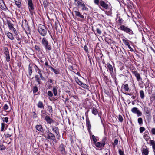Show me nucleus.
Wrapping results in <instances>:
<instances>
[{
    "instance_id": "nucleus-1",
    "label": "nucleus",
    "mask_w": 155,
    "mask_h": 155,
    "mask_svg": "<svg viewBox=\"0 0 155 155\" xmlns=\"http://www.w3.org/2000/svg\"><path fill=\"white\" fill-rule=\"evenodd\" d=\"M48 29L45 26L42 25H39L38 27V31L40 34L43 36L46 35Z\"/></svg>"
},
{
    "instance_id": "nucleus-2",
    "label": "nucleus",
    "mask_w": 155,
    "mask_h": 155,
    "mask_svg": "<svg viewBox=\"0 0 155 155\" xmlns=\"http://www.w3.org/2000/svg\"><path fill=\"white\" fill-rule=\"evenodd\" d=\"M94 3L99 6H101L105 9H107L108 7V4L106 3L104 1L102 0H94Z\"/></svg>"
},
{
    "instance_id": "nucleus-3",
    "label": "nucleus",
    "mask_w": 155,
    "mask_h": 155,
    "mask_svg": "<svg viewBox=\"0 0 155 155\" xmlns=\"http://www.w3.org/2000/svg\"><path fill=\"white\" fill-rule=\"evenodd\" d=\"M118 29L130 35H132L134 34L133 32L131 29L124 25L120 26Z\"/></svg>"
},
{
    "instance_id": "nucleus-4",
    "label": "nucleus",
    "mask_w": 155,
    "mask_h": 155,
    "mask_svg": "<svg viewBox=\"0 0 155 155\" xmlns=\"http://www.w3.org/2000/svg\"><path fill=\"white\" fill-rule=\"evenodd\" d=\"M44 136L45 138L54 141L56 140L55 136L53 134L49 131H46L44 134Z\"/></svg>"
},
{
    "instance_id": "nucleus-5",
    "label": "nucleus",
    "mask_w": 155,
    "mask_h": 155,
    "mask_svg": "<svg viewBox=\"0 0 155 155\" xmlns=\"http://www.w3.org/2000/svg\"><path fill=\"white\" fill-rule=\"evenodd\" d=\"M75 2H76L78 8H81L82 10H87L88 8L86 7L85 4L82 0H74Z\"/></svg>"
},
{
    "instance_id": "nucleus-6",
    "label": "nucleus",
    "mask_w": 155,
    "mask_h": 155,
    "mask_svg": "<svg viewBox=\"0 0 155 155\" xmlns=\"http://www.w3.org/2000/svg\"><path fill=\"white\" fill-rule=\"evenodd\" d=\"M41 116L42 118H45L44 120H45L48 123L51 124V123H54V120L52 119L51 118L48 116L45 113H42L41 114Z\"/></svg>"
},
{
    "instance_id": "nucleus-7",
    "label": "nucleus",
    "mask_w": 155,
    "mask_h": 155,
    "mask_svg": "<svg viewBox=\"0 0 155 155\" xmlns=\"http://www.w3.org/2000/svg\"><path fill=\"white\" fill-rule=\"evenodd\" d=\"M28 8L31 14L33 12L34 10L33 4L32 3V0H28Z\"/></svg>"
},
{
    "instance_id": "nucleus-8",
    "label": "nucleus",
    "mask_w": 155,
    "mask_h": 155,
    "mask_svg": "<svg viewBox=\"0 0 155 155\" xmlns=\"http://www.w3.org/2000/svg\"><path fill=\"white\" fill-rule=\"evenodd\" d=\"M131 110L133 113L136 114L138 117L141 116L142 115V113L137 108L134 107Z\"/></svg>"
},
{
    "instance_id": "nucleus-9",
    "label": "nucleus",
    "mask_w": 155,
    "mask_h": 155,
    "mask_svg": "<svg viewBox=\"0 0 155 155\" xmlns=\"http://www.w3.org/2000/svg\"><path fill=\"white\" fill-rule=\"evenodd\" d=\"M65 146L63 144H61L59 147V149L61 152V153L63 154H64L66 153L65 150Z\"/></svg>"
},
{
    "instance_id": "nucleus-10",
    "label": "nucleus",
    "mask_w": 155,
    "mask_h": 155,
    "mask_svg": "<svg viewBox=\"0 0 155 155\" xmlns=\"http://www.w3.org/2000/svg\"><path fill=\"white\" fill-rule=\"evenodd\" d=\"M7 24L10 29L14 31L15 35L17 34L16 30L13 26V25L9 22H8Z\"/></svg>"
},
{
    "instance_id": "nucleus-11",
    "label": "nucleus",
    "mask_w": 155,
    "mask_h": 155,
    "mask_svg": "<svg viewBox=\"0 0 155 155\" xmlns=\"http://www.w3.org/2000/svg\"><path fill=\"white\" fill-rule=\"evenodd\" d=\"M142 154H143L144 155H148L149 152V150L148 148L146 147H144L142 150Z\"/></svg>"
},
{
    "instance_id": "nucleus-12",
    "label": "nucleus",
    "mask_w": 155,
    "mask_h": 155,
    "mask_svg": "<svg viewBox=\"0 0 155 155\" xmlns=\"http://www.w3.org/2000/svg\"><path fill=\"white\" fill-rule=\"evenodd\" d=\"M0 8L2 10H5L7 8L5 3L3 0H0Z\"/></svg>"
},
{
    "instance_id": "nucleus-13",
    "label": "nucleus",
    "mask_w": 155,
    "mask_h": 155,
    "mask_svg": "<svg viewBox=\"0 0 155 155\" xmlns=\"http://www.w3.org/2000/svg\"><path fill=\"white\" fill-rule=\"evenodd\" d=\"M133 73L137 78L138 81H139L140 80H142V79L141 78L140 74L137 72V71H133Z\"/></svg>"
},
{
    "instance_id": "nucleus-14",
    "label": "nucleus",
    "mask_w": 155,
    "mask_h": 155,
    "mask_svg": "<svg viewBox=\"0 0 155 155\" xmlns=\"http://www.w3.org/2000/svg\"><path fill=\"white\" fill-rule=\"evenodd\" d=\"M12 132L9 130L8 131L6 132L5 133L4 136L6 138L10 137L12 136Z\"/></svg>"
},
{
    "instance_id": "nucleus-15",
    "label": "nucleus",
    "mask_w": 155,
    "mask_h": 155,
    "mask_svg": "<svg viewBox=\"0 0 155 155\" xmlns=\"http://www.w3.org/2000/svg\"><path fill=\"white\" fill-rule=\"evenodd\" d=\"M144 110L145 115L149 114L150 112V109L147 107H144Z\"/></svg>"
},
{
    "instance_id": "nucleus-16",
    "label": "nucleus",
    "mask_w": 155,
    "mask_h": 155,
    "mask_svg": "<svg viewBox=\"0 0 155 155\" xmlns=\"http://www.w3.org/2000/svg\"><path fill=\"white\" fill-rule=\"evenodd\" d=\"M150 144L152 146V148L154 152V154L155 155V141L153 140L150 141Z\"/></svg>"
},
{
    "instance_id": "nucleus-17",
    "label": "nucleus",
    "mask_w": 155,
    "mask_h": 155,
    "mask_svg": "<svg viewBox=\"0 0 155 155\" xmlns=\"http://www.w3.org/2000/svg\"><path fill=\"white\" fill-rule=\"evenodd\" d=\"M32 64H30L29 65L28 68V74L30 76L31 75L32 73Z\"/></svg>"
},
{
    "instance_id": "nucleus-18",
    "label": "nucleus",
    "mask_w": 155,
    "mask_h": 155,
    "mask_svg": "<svg viewBox=\"0 0 155 155\" xmlns=\"http://www.w3.org/2000/svg\"><path fill=\"white\" fill-rule=\"evenodd\" d=\"M49 68L51 69L56 74H59V71L58 70H56L51 66H48Z\"/></svg>"
},
{
    "instance_id": "nucleus-19",
    "label": "nucleus",
    "mask_w": 155,
    "mask_h": 155,
    "mask_svg": "<svg viewBox=\"0 0 155 155\" xmlns=\"http://www.w3.org/2000/svg\"><path fill=\"white\" fill-rule=\"evenodd\" d=\"M52 130L55 132L56 134L58 135L59 134L58 129L57 127H52Z\"/></svg>"
},
{
    "instance_id": "nucleus-20",
    "label": "nucleus",
    "mask_w": 155,
    "mask_h": 155,
    "mask_svg": "<svg viewBox=\"0 0 155 155\" xmlns=\"http://www.w3.org/2000/svg\"><path fill=\"white\" fill-rule=\"evenodd\" d=\"M21 0H15V3L18 7L20 8L21 6Z\"/></svg>"
},
{
    "instance_id": "nucleus-21",
    "label": "nucleus",
    "mask_w": 155,
    "mask_h": 155,
    "mask_svg": "<svg viewBox=\"0 0 155 155\" xmlns=\"http://www.w3.org/2000/svg\"><path fill=\"white\" fill-rule=\"evenodd\" d=\"M37 106L38 108H44V106L42 102L39 101L37 104Z\"/></svg>"
},
{
    "instance_id": "nucleus-22",
    "label": "nucleus",
    "mask_w": 155,
    "mask_h": 155,
    "mask_svg": "<svg viewBox=\"0 0 155 155\" xmlns=\"http://www.w3.org/2000/svg\"><path fill=\"white\" fill-rule=\"evenodd\" d=\"M81 83H80L78 85L81 86L82 87L86 89H88V87L85 84L83 83L82 82H81Z\"/></svg>"
},
{
    "instance_id": "nucleus-23",
    "label": "nucleus",
    "mask_w": 155,
    "mask_h": 155,
    "mask_svg": "<svg viewBox=\"0 0 155 155\" xmlns=\"http://www.w3.org/2000/svg\"><path fill=\"white\" fill-rule=\"evenodd\" d=\"M36 129L38 131L41 132L43 131L42 125H37L36 126Z\"/></svg>"
},
{
    "instance_id": "nucleus-24",
    "label": "nucleus",
    "mask_w": 155,
    "mask_h": 155,
    "mask_svg": "<svg viewBox=\"0 0 155 155\" xmlns=\"http://www.w3.org/2000/svg\"><path fill=\"white\" fill-rule=\"evenodd\" d=\"M107 66L109 68V70L110 71V73L112 74V73L113 72V68L112 65L109 63H108Z\"/></svg>"
},
{
    "instance_id": "nucleus-25",
    "label": "nucleus",
    "mask_w": 155,
    "mask_h": 155,
    "mask_svg": "<svg viewBox=\"0 0 155 155\" xmlns=\"http://www.w3.org/2000/svg\"><path fill=\"white\" fill-rule=\"evenodd\" d=\"M74 12L75 13V15L76 16H78L81 18H84V17L83 15L81 14L80 12L78 11H75Z\"/></svg>"
},
{
    "instance_id": "nucleus-26",
    "label": "nucleus",
    "mask_w": 155,
    "mask_h": 155,
    "mask_svg": "<svg viewBox=\"0 0 155 155\" xmlns=\"http://www.w3.org/2000/svg\"><path fill=\"white\" fill-rule=\"evenodd\" d=\"M48 41L44 37L43 38L42 41V45L44 46L45 45H46V44H48Z\"/></svg>"
},
{
    "instance_id": "nucleus-27",
    "label": "nucleus",
    "mask_w": 155,
    "mask_h": 155,
    "mask_svg": "<svg viewBox=\"0 0 155 155\" xmlns=\"http://www.w3.org/2000/svg\"><path fill=\"white\" fill-rule=\"evenodd\" d=\"M7 35L8 37L11 40H13L14 39L13 36L12 34L9 32L7 33Z\"/></svg>"
},
{
    "instance_id": "nucleus-28",
    "label": "nucleus",
    "mask_w": 155,
    "mask_h": 155,
    "mask_svg": "<svg viewBox=\"0 0 155 155\" xmlns=\"http://www.w3.org/2000/svg\"><path fill=\"white\" fill-rule=\"evenodd\" d=\"M140 94L141 98L142 99H143L145 97L144 91L142 90H140Z\"/></svg>"
},
{
    "instance_id": "nucleus-29",
    "label": "nucleus",
    "mask_w": 155,
    "mask_h": 155,
    "mask_svg": "<svg viewBox=\"0 0 155 155\" xmlns=\"http://www.w3.org/2000/svg\"><path fill=\"white\" fill-rule=\"evenodd\" d=\"M92 112L94 115H96L98 113V111L96 108H93L92 110Z\"/></svg>"
},
{
    "instance_id": "nucleus-30",
    "label": "nucleus",
    "mask_w": 155,
    "mask_h": 155,
    "mask_svg": "<svg viewBox=\"0 0 155 155\" xmlns=\"http://www.w3.org/2000/svg\"><path fill=\"white\" fill-rule=\"evenodd\" d=\"M35 80L38 82L39 84H41V81L40 80V79L39 77V76L38 75H36L35 77Z\"/></svg>"
},
{
    "instance_id": "nucleus-31",
    "label": "nucleus",
    "mask_w": 155,
    "mask_h": 155,
    "mask_svg": "<svg viewBox=\"0 0 155 155\" xmlns=\"http://www.w3.org/2000/svg\"><path fill=\"white\" fill-rule=\"evenodd\" d=\"M4 53L5 55L9 54L8 50L7 47H4Z\"/></svg>"
},
{
    "instance_id": "nucleus-32",
    "label": "nucleus",
    "mask_w": 155,
    "mask_h": 155,
    "mask_svg": "<svg viewBox=\"0 0 155 155\" xmlns=\"http://www.w3.org/2000/svg\"><path fill=\"white\" fill-rule=\"evenodd\" d=\"M43 4L44 7H46L48 5V2L47 0H43Z\"/></svg>"
},
{
    "instance_id": "nucleus-33",
    "label": "nucleus",
    "mask_w": 155,
    "mask_h": 155,
    "mask_svg": "<svg viewBox=\"0 0 155 155\" xmlns=\"http://www.w3.org/2000/svg\"><path fill=\"white\" fill-rule=\"evenodd\" d=\"M94 144L98 148H101L102 146V143L100 142H96L95 143H94Z\"/></svg>"
},
{
    "instance_id": "nucleus-34",
    "label": "nucleus",
    "mask_w": 155,
    "mask_h": 155,
    "mask_svg": "<svg viewBox=\"0 0 155 155\" xmlns=\"http://www.w3.org/2000/svg\"><path fill=\"white\" fill-rule=\"evenodd\" d=\"M44 46L45 48L46 49H48V50H50L51 49V46L48 45V43L46 44V45H45Z\"/></svg>"
},
{
    "instance_id": "nucleus-35",
    "label": "nucleus",
    "mask_w": 155,
    "mask_h": 155,
    "mask_svg": "<svg viewBox=\"0 0 155 155\" xmlns=\"http://www.w3.org/2000/svg\"><path fill=\"white\" fill-rule=\"evenodd\" d=\"M123 88L125 90L127 91H129V87L128 85L127 84H126L123 85Z\"/></svg>"
},
{
    "instance_id": "nucleus-36",
    "label": "nucleus",
    "mask_w": 155,
    "mask_h": 155,
    "mask_svg": "<svg viewBox=\"0 0 155 155\" xmlns=\"http://www.w3.org/2000/svg\"><path fill=\"white\" fill-rule=\"evenodd\" d=\"M87 126L88 127V130H90L91 127V125L90 121L88 119L87 120Z\"/></svg>"
},
{
    "instance_id": "nucleus-37",
    "label": "nucleus",
    "mask_w": 155,
    "mask_h": 155,
    "mask_svg": "<svg viewBox=\"0 0 155 155\" xmlns=\"http://www.w3.org/2000/svg\"><path fill=\"white\" fill-rule=\"evenodd\" d=\"M32 91L33 93H35L38 91V88L36 86H34L33 87Z\"/></svg>"
},
{
    "instance_id": "nucleus-38",
    "label": "nucleus",
    "mask_w": 155,
    "mask_h": 155,
    "mask_svg": "<svg viewBox=\"0 0 155 155\" xmlns=\"http://www.w3.org/2000/svg\"><path fill=\"white\" fill-rule=\"evenodd\" d=\"M52 91L53 92L54 95V96H56L57 95V89L54 87L53 88Z\"/></svg>"
},
{
    "instance_id": "nucleus-39",
    "label": "nucleus",
    "mask_w": 155,
    "mask_h": 155,
    "mask_svg": "<svg viewBox=\"0 0 155 155\" xmlns=\"http://www.w3.org/2000/svg\"><path fill=\"white\" fill-rule=\"evenodd\" d=\"M122 41L123 42V43L126 45L128 46L130 45L129 43L127 40L123 39Z\"/></svg>"
},
{
    "instance_id": "nucleus-40",
    "label": "nucleus",
    "mask_w": 155,
    "mask_h": 155,
    "mask_svg": "<svg viewBox=\"0 0 155 155\" xmlns=\"http://www.w3.org/2000/svg\"><path fill=\"white\" fill-rule=\"evenodd\" d=\"M92 139L93 141V143L94 144L97 141V139L95 137L94 135H92Z\"/></svg>"
},
{
    "instance_id": "nucleus-41",
    "label": "nucleus",
    "mask_w": 155,
    "mask_h": 155,
    "mask_svg": "<svg viewBox=\"0 0 155 155\" xmlns=\"http://www.w3.org/2000/svg\"><path fill=\"white\" fill-rule=\"evenodd\" d=\"M138 122L139 124H143V120L141 118H139L138 119Z\"/></svg>"
},
{
    "instance_id": "nucleus-42",
    "label": "nucleus",
    "mask_w": 155,
    "mask_h": 155,
    "mask_svg": "<svg viewBox=\"0 0 155 155\" xmlns=\"http://www.w3.org/2000/svg\"><path fill=\"white\" fill-rule=\"evenodd\" d=\"M5 127V125L4 123H2L1 124V131H4Z\"/></svg>"
},
{
    "instance_id": "nucleus-43",
    "label": "nucleus",
    "mask_w": 155,
    "mask_h": 155,
    "mask_svg": "<svg viewBox=\"0 0 155 155\" xmlns=\"http://www.w3.org/2000/svg\"><path fill=\"white\" fill-rule=\"evenodd\" d=\"M47 94L48 96L50 97H52L53 96V94L52 92L51 91H48V92Z\"/></svg>"
},
{
    "instance_id": "nucleus-44",
    "label": "nucleus",
    "mask_w": 155,
    "mask_h": 155,
    "mask_svg": "<svg viewBox=\"0 0 155 155\" xmlns=\"http://www.w3.org/2000/svg\"><path fill=\"white\" fill-rule=\"evenodd\" d=\"M5 58L7 61L9 62L10 61V58L9 54L5 55Z\"/></svg>"
},
{
    "instance_id": "nucleus-45",
    "label": "nucleus",
    "mask_w": 155,
    "mask_h": 155,
    "mask_svg": "<svg viewBox=\"0 0 155 155\" xmlns=\"http://www.w3.org/2000/svg\"><path fill=\"white\" fill-rule=\"evenodd\" d=\"M5 147L3 145H0V150H5Z\"/></svg>"
},
{
    "instance_id": "nucleus-46",
    "label": "nucleus",
    "mask_w": 155,
    "mask_h": 155,
    "mask_svg": "<svg viewBox=\"0 0 155 155\" xmlns=\"http://www.w3.org/2000/svg\"><path fill=\"white\" fill-rule=\"evenodd\" d=\"M75 79L76 82L78 84H79L80 83H81L80 82L81 81L79 80L78 78L75 77Z\"/></svg>"
},
{
    "instance_id": "nucleus-47",
    "label": "nucleus",
    "mask_w": 155,
    "mask_h": 155,
    "mask_svg": "<svg viewBox=\"0 0 155 155\" xmlns=\"http://www.w3.org/2000/svg\"><path fill=\"white\" fill-rule=\"evenodd\" d=\"M145 130L143 127H141L140 128V133H142Z\"/></svg>"
},
{
    "instance_id": "nucleus-48",
    "label": "nucleus",
    "mask_w": 155,
    "mask_h": 155,
    "mask_svg": "<svg viewBox=\"0 0 155 155\" xmlns=\"http://www.w3.org/2000/svg\"><path fill=\"white\" fill-rule=\"evenodd\" d=\"M118 119L119 121L122 122L123 121V119L122 116L121 115H119L118 117Z\"/></svg>"
},
{
    "instance_id": "nucleus-49",
    "label": "nucleus",
    "mask_w": 155,
    "mask_h": 155,
    "mask_svg": "<svg viewBox=\"0 0 155 155\" xmlns=\"http://www.w3.org/2000/svg\"><path fill=\"white\" fill-rule=\"evenodd\" d=\"M3 122L7 123L8 122V118L7 117L3 118H2Z\"/></svg>"
},
{
    "instance_id": "nucleus-50",
    "label": "nucleus",
    "mask_w": 155,
    "mask_h": 155,
    "mask_svg": "<svg viewBox=\"0 0 155 155\" xmlns=\"http://www.w3.org/2000/svg\"><path fill=\"white\" fill-rule=\"evenodd\" d=\"M97 32L99 34H101L102 33V31L100 29H99L98 28H97L96 29Z\"/></svg>"
},
{
    "instance_id": "nucleus-51",
    "label": "nucleus",
    "mask_w": 155,
    "mask_h": 155,
    "mask_svg": "<svg viewBox=\"0 0 155 155\" xmlns=\"http://www.w3.org/2000/svg\"><path fill=\"white\" fill-rule=\"evenodd\" d=\"M119 153L120 155H124V152L121 149L119 150Z\"/></svg>"
},
{
    "instance_id": "nucleus-52",
    "label": "nucleus",
    "mask_w": 155,
    "mask_h": 155,
    "mask_svg": "<svg viewBox=\"0 0 155 155\" xmlns=\"http://www.w3.org/2000/svg\"><path fill=\"white\" fill-rule=\"evenodd\" d=\"M8 106L7 104H5L3 107V109L4 110H7L8 108Z\"/></svg>"
},
{
    "instance_id": "nucleus-53",
    "label": "nucleus",
    "mask_w": 155,
    "mask_h": 155,
    "mask_svg": "<svg viewBox=\"0 0 155 155\" xmlns=\"http://www.w3.org/2000/svg\"><path fill=\"white\" fill-rule=\"evenodd\" d=\"M84 50H85V51L86 52H87V53L88 52V48L87 46L86 45H85L84 46Z\"/></svg>"
},
{
    "instance_id": "nucleus-54",
    "label": "nucleus",
    "mask_w": 155,
    "mask_h": 155,
    "mask_svg": "<svg viewBox=\"0 0 155 155\" xmlns=\"http://www.w3.org/2000/svg\"><path fill=\"white\" fill-rule=\"evenodd\" d=\"M151 131L153 134L155 135V128H152Z\"/></svg>"
},
{
    "instance_id": "nucleus-55",
    "label": "nucleus",
    "mask_w": 155,
    "mask_h": 155,
    "mask_svg": "<svg viewBox=\"0 0 155 155\" xmlns=\"http://www.w3.org/2000/svg\"><path fill=\"white\" fill-rule=\"evenodd\" d=\"M40 76V77L41 78V79L42 80H44V78L42 74L41 73H40L39 74Z\"/></svg>"
},
{
    "instance_id": "nucleus-56",
    "label": "nucleus",
    "mask_w": 155,
    "mask_h": 155,
    "mask_svg": "<svg viewBox=\"0 0 155 155\" xmlns=\"http://www.w3.org/2000/svg\"><path fill=\"white\" fill-rule=\"evenodd\" d=\"M118 142V140L117 139H115L114 141V144L115 145H116L117 144Z\"/></svg>"
},
{
    "instance_id": "nucleus-57",
    "label": "nucleus",
    "mask_w": 155,
    "mask_h": 155,
    "mask_svg": "<svg viewBox=\"0 0 155 155\" xmlns=\"http://www.w3.org/2000/svg\"><path fill=\"white\" fill-rule=\"evenodd\" d=\"M48 108L49 110H52V108L51 106H48Z\"/></svg>"
},
{
    "instance_id": "nucleus-58",
    "label": "nucleus",
    "mask_w": 155,
    "mask_h": 155,
    "mask_svg": "<svg viewBox=\"0 0 155 155\" xmlns=\"http://www.w3.org/2000/svg\"><path fill=\"white\" fill-rule=\"evenodd\" d=\"M128 47L129 48L130 50V51H133V49L130 46V45H129L128 46Z\"/></svg>"
},
{
    "instance_id": "nucleus-59",
    "label": "nucleus",
    "mask_w": 155,
    "mask_h": 155,
    "mask_svg": "<svg viewBox=\"0 0 155 155\" xmlns=\"http://www.w3.org/2000/svg\"><path fill=\"white\" fill-rule=\"evenodd\" d=\"M16 38L17 40L19 41L20 40V38L18 37V36H17V35L16 36Z\"/></svg>"
},
{
    "instance_id": "nucleus-60",
    "label": "nucleus",
    "mask_w": 155,
    "mask_h": 155,
    "mask_svg": "<svg viewBox=\"0 0 155 155\" xmlns=\"http://www.w3.org/2000/svg\"><path fill=\"white\" fill-rule=\"evenodd\" d=\"M150 48L151 50L155 53V50H154V49L152 47H151Z\"/></svg>"
},
{
    "instance_id": "nucleus-61",
    "label": "nucleus",
    "mask_w": 155,
    "mask_h": 155,
    "mask_svg": "<svg viewBox=\"0 0 155 155\" xmlns=\"http://www.w3.org/2000/svg\"><path fill=\"white\" fill-rule=\"evenodd\" d=\"M34 115H33V117H36L37 116L36 114V113L35 112H34Z\"/></svg>"
},
{
    "instance_id": "nucleus-62",
    "label": "nucleus",
    "mask_w": 155,
    "mask_h": 155,
    "mask_svg": "<svg viewBox=\"0 0 155 155\" xmlns=\"http://www.w3.org/2000/svg\"><path fill=\"white\" fill-rule=\"evenodd\" d=\"M48 81L50 83H52V79H50L48 80Z\"/></svg>"
},
{
    "instance_id": "nucleus-63",
    "label": "nucleus",
    "mask_w": 155,
    "mask_h": 155,
    "mask_svg": "<svg viewBox=\"0 0 155 155\" xmlns=\"http://www.w3.org/2000/svg\"><path fill=\"white\" fill-rule=\"evenodd\" d=\"M153 120L154 123H155V115L153 116Z\"/></svg>"
},
{
    "instance_id": "nucleus-64",
    "label": "nucleus",
    "mask_w": 155,
    "mask_h": 155,
    "mask_svg": "<svg viewBox=\"0 0 155 155\" xmlns=\"http://www.w3.org/2000/svg\"><path fill=\"white\" fill-rule=\"evenodd\" d=\"M101 143L102 144V146H103V147L105 145V142H103Z\"/></svg>"
}]
</instances>
